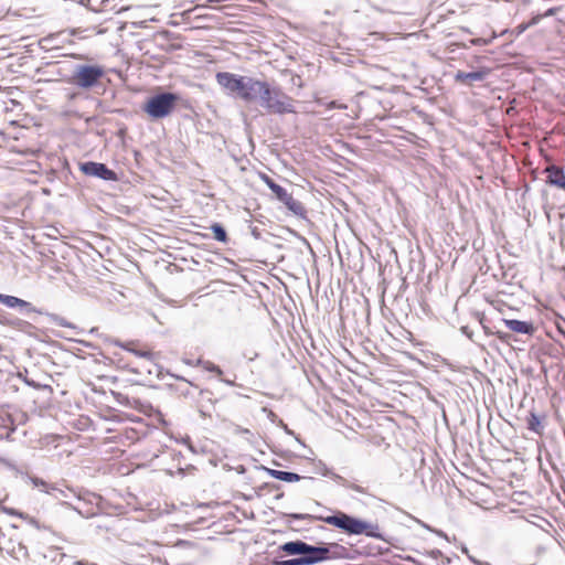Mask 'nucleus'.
Returning a JSON list of instances; mask_svg holds the SVG:
<instances>
[{"instance_id": "obj_18", "label": "nucleus", "mask_w": 565, "mask_h": 565, "mask_svg": "<svg viewBox=\"0 0 565 565\" xmlns=\"http://www.w3.org/2000/svg\"><path fill=\"white\" fill-rule=\"evenodd\" d=\"M266 471L273 478H275L277 480L285 481V482H296L302 478L298 473L290 472V471H282V470H276V469H269V468H266Z\"/></svg>"}, {"instance_id": "obj_17", "label": "nucleus", "mask_w": 565, "mask_h": 565, "mask_svg": "<svg viewBox=\"0 0 565 565\" xmlns=\"http://www.w3.org/2000/svg\"><path fill=\"white\" fill-rule=\"evenodd\" d=\"M116 345L122 348L124 350H127L128 352H131L136 356L143 358V359H147L149 361H152L154 359V355H156L150 350H139V349H137L132 342L124 343V342L117 341Z\"/></svg>"}, {"instance_id": "obj_47", "label": "nucleus", "mask_w": 565, "mask_h": 565, "mask_svg": "<svg viewBox=\"0 0 565 565\" xmlns=\"http://www.w3.org/2000/svg\"><path fill=\"white\" fill-rule=\"evenodd\" d=\"M143 25H145V22H140V23L138 24V26H143Z\"/></svg>"}, {"instance_id": "obj_35", "label": "nucleus", "mask_w": 565, "mask_h": 565, "mask_svg": "<svg viewBox=\"0 0 565 565\" xmlns=\"http://www.w3.org/2000/svg\"><path fill=\"white\" fill-rule=\"evenodd\" d=\"M236 431H237V433H239V434H249V433H250V431H249V429H247V428H241V427H238V428L236 429Z\"/></svg>"}, {"instance_id": "obj_30", "label": "nucleus", "mask_w": 565, "mask_h": 565, "mask_svg": "<svg viewBox=\"0 0 565 565\" xmlns=\"http://www.w3.org/2000/svg\"><path fill=\"white\" fill-rule=\"evenodd\" d=\"M263 180L269 189H270V184L276 183L271 178H269L268 175H265V174L263 175Z\"/></svg>"}, {"instance_id": "obj_19", "label": "nucleus", "mask_w": 565, "mask_h": 565, "mask_svg": "<svg viewBox=\"0 0 565 565\" xmlns=\"http://www.w3.org/2000/svg\"><path fill=\"white\" fill-rule=\"evenodd\" d=\"M330 478L332 480H334L337 483H339L340 486H342V487H344L347 489H350V490H352L354 492H358V493H361V494H367L366 488H363V487H361V486H359L356 483H353V482L349 481L348 479H345L342 476L335 473L334 471H333L332 475H330Z\"/></svg>"}, {"instance_id": "obj_15", "label": "nucleus", "mask_w": 565, "mask_h": 565, "mask_svg": "<svg viewBox=\"0 0 565 565\" xmlns=\"http://www.w3.org/2000/svg\"><path fill=\"white\" fill-rule=\"evenodd\" d=\"M286 205V207L297 216L305 217L306 209L302 203L292 198L291 194H287L281 201Z\"/></svg>"}, {"instance_id": "obj_36", "label": "nucleus", "mask_w": 565, "mask_h": 565, "mask_svg": "<svg viewBox=\"0 0 565 565\" xmlns=\"http://www.w3.org/2000/svg\"><path fill=\"white\" fill-rule=\"evenodd\" d=\"M332 473H333V471H332V470H330V469H328V468H324V470H323V472H322V475H323L324 477H329V478H330V475H332Z\"/></svg>"}, {"instance_id": "obj_28", "label": "nucleus", "mask_w": 565, "mask_h": 565, "mask_svg": "<svg viewBox=\"0 0 565 565\" xmlns=\"http://www.w3.org/2000/svg\"><path fill=\"white\" fill-rule=\"evenodd\" d=\"M327 107L329 109H334V108H338V109H345L347 108V105L345 104H340L335 100H332L330 103L327 104Z\"/></svg>"}, {"instance_id": "obj_10", "label": "nucleus", "mask_w": 565, "mask_h": 565, "mask_svg": "<svg viewBox=\"0 0 565 565\" xmlns=\"http://www.w3.org/2000/svg\"><path fill=\"white\" fill-rule=\"evenodd\" d=\"M502 322L509 330L516 333L531 335L534 332L533 323L529 321H521L516 319H502Z\"/></svg>"}, {"instance_id": "obj_16", "label": "nucleus", "mask_w": 565, "mask_h": 565, "mask_svg": "<svg viewBox=\"0 0 565 565\" xmlns=\"http://www.w3.org/2000/svg\"><path fill=\"white\" fill-rule=\"evenodd\" d=\"M327 548V559H339L347 558L349 555V550L338 543H331L324 545Z\"/></svg>"}, {"instance_id": "obj_42", "label": "nucleus", "mask_w": 565, "mask_h": 565, "mask_svg": "<svg viewBox=\"0 0 565 565\" xmlns=\"http://www.w3.org/2000/svg\"><path fill=\"white\" fill-rule=\"evenodd\" d=\"M462 331L471 339V334L467 332V327H463Z\"/></svg>"}, {"instance_id": "obj_34", "label": "nucleus", "mask_w": 565, "mask_h": 565, "mask_svg": "<svg viewBox=\"0 0 565 565\" xmlns=\"http://www.w3.org/2000/svg\"><path fill=\"white\" fill-rule=\"evenodd\" d=\"M557 11L556 8H551L548 9L545 13H544V17H551L553 14H555V12Z\"/></svg>"}, {"instance_id": "obj_38", "label": "nucleus", "mask_w": 565, "mask_h": 565, "mask_svg": "<svg viewBox=\"0 0 565 565\" xmlns=\"http://www.w3.org/2000/svg\"><path fill=\"white\" fill-rule=\"evenodd\" d=\"M269 418L274 422L276 418V414L273 412H269Z\"/></svg>"}, {"instance_id": "obj_31", "label": "nucleus", "mask_w": 565, "mask_h": 565, "mask_svg": "<svg viewBox=\"0 0 565 565\" xmlns=\"http://www.w3.org/2000/svg\"><path fill=\"white\" fill-rule=\"evenodd\" d=\"M54 320H55V321H56V323H57L58 326H61V327H67V326H68V323H67V322L65 321V319H63V318H57V317H55V318H54Z\"/></svg>"}, {"instance_id": "obj_23", "label": "nucleus", "mask_w": 565, "mask_h": 565, "mask_svg": "<svg viewBox=\"0 0 565 565\" xmlns=\"http://www.w3.org/2000/svg\"><path fill=\"white\" fill-rule=\"evenodd\" d=\"M211 230L214 234V238L218 242H222V243H225L227 241V234H226V231L225 228L218 224V223H214L212 226H211Z\"/></svg>"}, {"instance_id": "obj_5", "label": "nucleus", "mask_w": 565, "mask_h": 565, "mask_svg": "<svg viewBox=\"0 0 565 565\" xmlns=\"http://www.w3.org/2000/svg\"><path fill=\"white\" fill-rule=\"evenodd\" d=\"M266 85L267 82L265 81H259L254 77L245 76L239 98L247 103H258L262 94L266 92Z\"/></svg>"}, {"instance_id": "obj_39", "label": "nucleus", "mask_w": 565, "mask_h": 565, "mask_svg": "<svg viewBox=\"0 0 565 565\" xmlns=\"http://www.w3.org/2000/svg\"><path fill=\"white\" fill-rule=\"evenodd\" d=\"M281 426L284 427V429L288 433V434H292L288 428H287V425H285L282 422H280Z\"/></svg>"}, {"instance_id": "obj_21", "label": "nucleus", "mask_w": 565, "mask_h": 565, "mask_svg": "<svg viewBox=\"0 0 565 565\" xmlns=\"http://www.w3.org/2000/svg\"><path fill=\"white\" fill-rule=\"evenodd\" d=\"M28 479L33 484V487L39 488L42 492L51 494L53 491L57 490L54 486L38 477L29 476Z\"/></svg>"}, {"instance_id": "obj_37", "label": "nucleus", "mask_w": 565, "mask_h": 565, "mask_svg": "<svg viewBox=\"0 0 565 565\" xmlns=\"http://www.w3.org/2000/svg\"><path fill=\"white\" fill-rule=\"evenodd\" d=\"M468 557L472 563L480 565V562L472 557L470 554L468 555Z\"/></svg>"}, {"instance_id": "obj_40", "label": "nucleus", "mask_w": 565, "mask_h": 565, "mask_svg": "<svg viewBox=\"0 0 565 565\" xmlns=\"http://www.w3.org/2000/svg\"><path fill=\"white\" fill-rule=\"evenodd\" d=\"M436 533H437L438 535H440V536L445 537L446 540L448 539V537H447V535H446L444 532H441V531H436Z\"/></svg>"}, {"instance_id": "obj_13", "label": "nucleus", "mask_w": 565, "mask_h": 565, "mask_svg": "<svg viewBox=\"0 0 565 565\" xmlns=\"http://www.w3.org/2000/svg\"><path fill=\"white\" fill-rule=\"evenodd\" d=\"M44 561L49 563L61 564L64 559L70 558L65 553L62 552L61 547L50 546L40 553Z\"/></svg>"}, {"instance_id": "obj_14", "label": "nucleus", "mask_w": 565, "mask_h": 565, "mask_svg": "<svg viewBox=\"0 0 565 565\" xmlns=\"http://www.w3.org/2000/svg\"><path fill=\"white\" fill-rule=\"evenodd\" d=\"M286 205V207L297 216L305 217L306 209L302 203L292 198L291 194H287L281 201Z\"/></svg>"}, {"instance_id": "obj_3", "label": "nucleus", "mask_w": 565, "mask_h": 565, "mask_svg": "<svg viewBox=\"0 0 565 565\" xmlns=\"http://www.w3.org/2000/svg\"><path fill=\"white\" fill-rule=\"evenodd\" d=\"M105 76V68L100 65L78 64L73 70L71 83L82 89L97 86Z\"/></svg>"}, {"instance_id": "obj_8", "label": "nucleus", "mask_w": 565, "mask_h": 565, "mask_svg": "<svg viewBox=\"0 0 565 565\" xmlns=\"http://www.w3.org/2000/svg\"><path fill=\"white\" fill-rule=\"evenodd\" d=\"M0 303L8 308H18L23 313L36 312V309L31 302L25 301L21 298L9 296L0 292Z\"/></svg>"}, {"instance_id": "obj_20", "label": "nucleus", "mask_w": 565, "mask_h": 565, "mask_svg": "<svg viewBox=\"0 0 565 565\" xmlns=\"http://www.w3.org/2000/svg\"><path fill=\"white\" fill-rule=\"evenodd\" d=\"M306 542L302 541H290L281 545V550L287 553L288 555H300L302 556L305 548H306Z\"/></svg>"}, {"instance_id": "obj_24", "label": "nucleus", "mask_w": 565, "mask_h": 565, "mask_svg": "<svg viewBox=\"0 0 565 565\" xmlns=\"http://www.w3.org/2000/svg\"><path fill=\"white\" fill-rule=\"evenodd\" d=\"M270 190L279 201H281L288 194L287 190L278 183L270 184Z\"/></svg>"}, {"instance_id": "obj_12", "label": "nucleus", "mask_w": 565, "mask_h": 565, "mask_svg": "<svg viewBox=\"0 0 565 565\" xmlns=\"http://www.w3.org/2000/svg\"><path fill=\"white\" fill-rule=\"evenodd\" d=\"M487 75H488L487 70H479V71H475V72H469V73L459 71L455 75V81L460 82V83H466V84H472L473 82L483 81L487 77Z\"/></svg>"}, {"instance_id": "obj_9", "label": "nucleus", "mask_w": 565, "mask_h": 565, "mask_svg": "<svg viewBox=\"0 0 565 565\" xmlns=\"http://www.w3.org/2000/svg\"><path fill=\"white\" fill-rule=\"evenodd\" d=\"M327 548L324 545L313 546L310 544H306L305 552L302 554L303 558L307 559V565H313L323 561H327Z\"/></svg>"}, {"instance_id": "obj_43", "label": "nucleus", "mask_w": 565, "mask_h": 565, "mask_svg": "<svg viewBox=\"0 0 565 565\" xmlns=\"http://www.w3.org/2000/svg\"><path fill=\"white\" fill-rule=\"evenodd\" d=\"M198 18L199 19H210L211 17L210 15H199Z\"/></svg>"}, {"instance_id": "obj_2", "label": "nucleus", "mask_w": 565, "mask_h": 565, "mask_svg": "<svg viewBox=\"0 0 565 565\" xmlns=\"http://www.w3.org/2000/svg\"><path fill=\"white\" fill-rule=\"evenodd\" d=\"M265 93L262 94L258 104L267 113L275 115L296 114L295 100L278 86L267 83Z\"/></svg>"}, {"instance_id": "obj_26", "label": "nucleus", "mask_w": 565, "mask_h": 565, "mask_svg": "<svg viewBox=\"0 0 565 565\" xmlns=\"http://www.w3.org/2000/svg\"><path fill=\"white\" fill-rule=\"evenodd\" d=\"M14 557L21 558V557H28V548L22 543H18V546L13 548Z\"/></svg>"}, {"instance_id": "obj_29", "label": "nucleus", "mask_w": 565, "mask_h": 565, "mask_svg": "<svg viewBox=\"0 0 565 565\" xmlns=\"http://www.w3.org/2000/svg\"><path fill=\"white\" fill-rule=\"evenodd\" d=\"M291 518L295 519V520H305V519H310L312 518L311 515L309 514H291Z\"/></svg>"}, {"instance_id": "obj_41", "label": "nucleus", "mask_w": 565, "mask_h": 565, "mask_svg": "<svg viewBox=\"0 0 565 565\" xmlns=\"http://www.w3.org/2000/svg\"><path fill=\"white\" fill-rule=\"evenodd\" d=\"M461 551H462V553H465L467 556L469 555V551H468V548H467L466 546H463V547L461 548Z\"/></svg>"}, {"instance_id": "obj_44", "label": "nucleus", "mask_w": 565, "mask_h": 565, "mask_svg": "<svg viewBox=\"0 0 565 565\" xmlns=\"http://www.w3.org/2000/svg\"><path fill=\"white\" fill-rule=\"evenodd\" d=\"M6 465H7L9 468L14 469V466H13L12 463H10V462L6 461Z\"/></svg>"}, {"instance_id": "obj_27", "label": "nucleus", "mask_w": 565, "mask_h": 565, "mask_svg": "<svg viewBox=\"0 0 565 565\" xmlns=\"http://www.w3.org/2000/svg\"><path fill=\"white\" fill-rule=\"evenodd\" d=\"M205 369L210 372L216 373L218 376L223 374V371L220 369V366H217L211 362L206 363Z\"/></svg>"}, {"instance_id": "obj_33", "label": "nucleus", "mask_w": 565, "mask_h": 565, "mask_svg": "<svg viewBox=\"0 0 565 565\" xmlns=\"http://www.w3.org/2000/svg\"><path fill=\"white\" fill-rule=\"evenodd\" d=\"M6 512H7V513H9V514H11V515H18V516H20V518H24V516H23V513L18 512V511H15V510H13V509H7V510H6Z\"/></svg>"}, {"instance_id": "obj_1", "label": "nucleus", "mask_w": 565, "mask_h": 565, "mask_svg": "<svg viewBox=\"0 0 565 565\" xmlns=\"http://www.w3.org/2000/svg\"><path fill=\"white\" fill-rule=\"evenodd\" d=\"M324 523L338 527L349 535H362L386 541L377 523L369 522L344 512L320 518Z\"/></svg>"}, {"instance_id": "obj_32", "label": "nucleus", "mask_w": 565, "mask_h": 565, "mask_svg": "<svg viewBox=\"0 0 565 565\" xmlns=\"http://www.w3.org/2000/svg\"><path fill=\"white\" fill-rule=\"evenodd\" d=\"M495 334L498 335L499 339L505 341L508 338H510V334L509 333H504V332H501V331H497Z\"/></svg>"}, {"instance_id": "obj_4", "label": "nucleus", "mask_w": 565, "mask_h": 565, "mask_svg": "<svg viewBox=\"0 0 565 565\" xmlns=\"http://www.w3.org/2000/svg\"><path fill=\"white\" fill-rule=\"evenodd\" d=\"M178 99L179 96L174 93H160L150 97L143 109L152 118H163L173 110Z\"/></svg>"}, {"instance_id": "obj_46", "label": "nucleus", "mask_w": 565, "mask_h": 565, "mask_svg": "<svg viewBox=\"0 0 565 565\" xmlns=\"http://www.w3.org/2000/svg\"><path fill=\"white\" fill-rule=\"evenodd\" d=\"M130 8H122L120 11H128Z\"/></svg>"}, {"instance_id": "obj_7", "label": "nucleus", "mask_w": 565, "mask_h": 565, "mask_svg": "<svg viewBox=\"0 0 565 565\" xmlns=\"http://www.w3.org/2000/svg\"><path fill=\"white\" fill-rule=\"evenodd\" d=\"M245 76L228 72H220L216 74L217 84L226 89L230 94H235L239 97L243 88Z\"/></svg>"}, {"instance_id": "obj_11", "label": "nucleus", "mask_w": 565, "mask_h": 565, "mask_svg": "<svg viewBox=\"0 0 565 565\" xmlns=\"http://www.w3.org/2000/svg\"><path fill=\"white\" fill-rule=\"evenodd\" d=\"M545 171L547 173V182L551 185L565 190V172L562 168L553 164L547 167Z\"/></svg>"}, {"instance_id": "obj_25", "label": "nucleus", "mask_w": 565, "mask_h": 565, "mask_svg": "<svg viewBox=\"0 0 565 565\" xmlns=\"http://www.w3.org/2000/svg\"><path fill=\"white\" fill-rule=\"evenodd\" d=\"M307 559L303 558V556L286 559V561H279L276 562V565H307Z\"/></svg>"}, {"instance_id": "obj_45", "label": "nucleus", "mask_w": 565, "mask_h": 565, "mask_svg": "<svg viewBox=\"0 0 565 565\" xmlns=\"http://www.w3.org/2000/svg\"><path fill=\"white\" fill-rule=\"evenodd\" d=\"M225 9H227V7H225V6L218 8V10H221V11H224Z\"/></svg>"}, {"instance_id": "obj_6", "label": "nucleus", "mask_w": 565, "mask_h": 565, "mask_svg": "<svg viewBox=\"0 0 565 565\" xmlns=\"http://www.w3.org/2000/svg\"><path fill=\"white\" fill-rule=\"evenodd\" d=\"M79 170L88 177H95L105 181H116L117 174L110 170L105 163L95 161L79 162Z\"/></svg>"}, {"instance_id": "obj_22", "label": "nucleus", "mask_w": 565, "mask_h": 565, "mask_svg": "<svg viewBox=\"0 0 565 565\" xmlns=\"http://www.w3.org/2000/svg\"><path fill=\"white\" fill-rule=\"evenodd\" d=\"M527 428L536 434H542L543 426L539 416L533 412L530 413V416L527 417Z\"/></svg>"}]
</instances>
